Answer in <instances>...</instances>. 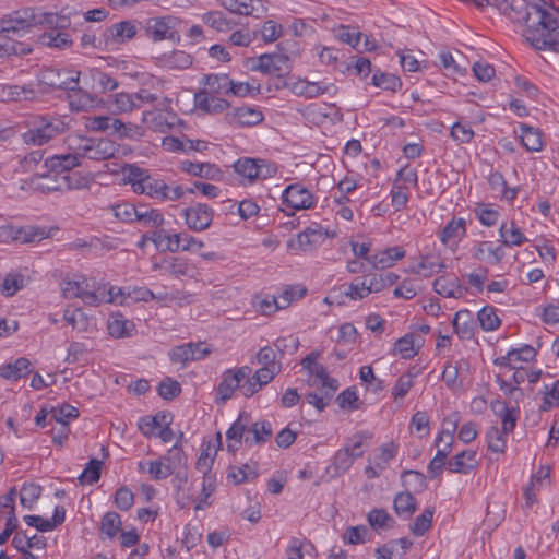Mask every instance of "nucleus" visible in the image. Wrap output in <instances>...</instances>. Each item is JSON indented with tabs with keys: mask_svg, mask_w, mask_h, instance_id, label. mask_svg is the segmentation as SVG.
I'll return each instance as SVG.
<instances>
[{
	"mask_svg": "<svg viewBox=\"0 0 559 559\" xmlns=\"http://www.w3.org/2000/svg\"><path fill=\"white\" fill-rule=\"evenodd\" d=\"M61 289L64 298H80L85 305L95 304L97 300L94 293L85 290L82 283L78 281H63Z\"/></svg>",
	"mask_w": 559,
	"mask_h": 559,
	"instance_id": "nucleus-28",
	"label": "nucleus"
},
{
	"mask_svg": "<svg viewBox=\"0 0 559 559\" xmlns=\"http://www.w3.org/2000/svg\"><path fill=\"white\" fill-rule=\"evenodd\" d=\"M435 509L426 508L420 515H418L409 530L415 536H423L430 527L433 518Z\"/></svg>",
	"mask_w": 559,
	"mask_h": 559,
	"instance_id": "nucleus-52",
	"label": "nucleus"
},
{
	"mask_svg": "<svg viewBox=\"0 0 559 559\" xmlns=\"http://www.w3.org/2000/svg\"><path fill=\"white\" fill-rule=\"evenodd\" d=\"M185 223L190 230L203 231L207 229L214 217V210L204 203H195L182 211Z\"/></svg>",
	"mask_w": 559,
	"mask_h": 559,
	"instance_id": "nucleus-7",
	"label": "nucleus"
},
{
	"mask_svg": "<svg viewBox=\"0 0 559 559\" xmlns=\"http://www.w3.org/2000/svg\"><path fill=\"white\" fill-rule=\"evenodd\" d=\"M543 393L544 399L539 405L540 412H548L552 407L559 405V379L552 384L550 390H548V386L545 385Z\"/></svg>",
	"mask_w": 559,
	"mask_h": 559,
	"instance_id": "nucleus-62",
	"label": "nucleus"
},
{
	"mask_svg": "<svg viewBox=\"0 0 559 559\" xmlns=\"http://www.w3.org/2000/svg\"><path fill=\"white\" fill-rule=\"evenodd\" d=\"M235 171L250 182L257 180L258 158L242 157L234 164Z\"/></svg>",
	"mask_w": 559,
	"mask_h": 559,
	"instance_id": "nucleus-49",
	"label": "nucleus"
},
{
	"mask_svg": "<svg viewBox=\"0 0 559 559\" xmlns=\"http://www.w3.org/2000/svg\"><path fill=\"white\" fill-rule=\"evenodd\" d=\"M336 402L338 406L343 409L348 408L350 411H355L360 407L359 397L356 393L355 388H347L346 390L341 392L336 397Z\"/></svg>",
	"mask_w": 559,
	"mask_h": 559,
	"instance_id": "nucleus-64",
	"label": "nucleus"
},
{
	"mask_svg": "<svg viewBox=\"0 0 559 559\" xmlns=\"http://www.w3.org/2000/svg\"><path fill=\"white\" fill-rule=\"evenodd\" d=\"M90 78L92 80V88L99 93L114 91L119 85L117 80L111 78L108 73L95 68L90 70Z\"/></svg>",
	"mask_w": 559,
	"mask_h": 559,
	"instance_id": "nucleus-41",
	"label": "nucleus"
},
{
	"mask_svg": "<svg viewBox=\"0 0 559 559\" xmlns=\"http://www.w3.org/2000/svg\"><path fill=\"white\" fill-rule=\"evenodd\" d=\"M231 80L227 74H210L206 75L205 84L211 93L228 95Z\"/></svg>",
	"mask_w": 559,
	"mask_h": 559,
	"instance_id": "nucleus-51",
	"label": "nucleus"
},
{
	"mask_svg": "<svg viewBox=\"0 0 559 559\" xmlns=\"http://www.w3.org/2000/svg\"><path fill=\"white\" fill-rule=\"evenodd\" d=\"M404 257L405 250L400 246H394L372 254L371 258H368V262L374 269H386L391 267L395 261L401 260Z\"/></svg>",
	"mask_w": 559,
	"mask_h": 559,
	"instance_id": "nucleus-21",
	"label": "nucleus"
},
{
	"mask_svg": "<svg viewBox=\"0 0 559 559\" xmlns=\"http://www.w3.org/2000/svg\"><path fill=\"white\" fill-rule=\"evenodd\" d=\"M282 201L292 210V212L287 213L290 216L297 210L310 209L314 203V198L304 186L294 183L284 189Z\"/></svg>",
	"mask_w": 559,
	"mask_h": 559,
	"instance_id": "nucleus-8",
	"label": "nucleus"
},
{
	"mask_svg": "<svg viewBox=\"0 0 559 559\" xmlns=\"http://www.w3.org/2000/svg\"><path fill=\"white\" fill-rule=\"evenodd\" d=\"M474 212L480 223L488 227L496 225L500 216L498 210L484 203L477 204Z\"/></svg>",
	"mask_w": 559,
	"mask_h": 559,
	"instance_id": "nucleus-58",
	"label": "nucleus"
},
{
	"mask_svg": "<svg viewBox=\"0 0 559 559\" xmlns=\"http://www.w3.org/2000/svg\"><path fill=\"white\" fill-rule=\"evenodd\" d=\"M79 150L82 158L97 162L109 159L118 152L116 144L108 139H85Z\"/></svg>",
	"mask_w": 559,
	"mask_h": 559,
	"instance_id": "nucleus-9",
	"label": "nucleus"
},
{
	"mask_svg": "<svg viewBox=\"0 0 559 559\" xmlns=\"http://www.w3.org/2000/svg\"><path fill=\"white\" fill-rule=\"evenodd\" d=\"M451 473L467 474L477 466L476 452L473 450H464L447 463Z\"/></svg>",
	"mask_w": 559,
	"mask_h": 559,
	"instance_id": "nucleus-22",
	"label": "nucleus"
},
{
	"mask_svg": "<svg viewBox=\"0 0 559 559\" xmlns=\"http://www.w3.org/2000/svg\"><path fill=\"white\" fill-rule=\"evenodd\" d=\"M477 320L484 331H495L501 324V320L497 316V310L492 306L481 308L477 313Z\"/></svg>",
	"mask_w": 559,
	"mask_h": 559,
	"instance_id": "nucleus-47",
	"label": "nucleus"
},
{
	"mask_svg": "<svg viewBox=\"0 0 559 559\" xmlns=\"http://www.w3.org/2000/svg\"><path fill=\"white\" fill-rule=\"evenodd\" d=\"M433 290L445 298H462L467 292L466 287H462L457 277L447 278L440 276L432 284Z\"/></svg>",
	"mask_w": 559,
	"mask_h": 559,
	"instance_id": "nucleus-18",
	"label": "nucleus"
},
{
	"mask_svg": "<svg viewBox=\"0 0 559 559\" xmlns=\"http://www.w3.org/2000/svg\"><path fill=\"white\" fill-rule=\"evenodd\" d=\"M507 436L500 431L498 426H491L486 432L487 448L493 453H504L507 447Z\"/></svg>",
	"mask_w": 559,
	"mask_h": 559,
	"instance_id": "nucleus-45",
	"label": "nucleus"
},
{
	"mask_svg": "<svg viewBox=\"0 0 559 559\" xmlns=\"http://www.w3.org/2000/svg\"><path fill=\"white\" fill-rule=\"evenodd\" d=\"M466 233V225L464 218L453 217L448 224L440 230L439 238L444 245L450 241H459Z\"/></svg>",
	"mask_w": 559,
	"mask_h": 559,
	"instance_id": "nucleus-30",
	"label": "nucleus"
},
{
	"mask_svg": "<svg viewBox=\"0 0 559 559\" xmlns=\"http://www.w3.org/2000/svg\"><path fill=\"white\" fill-rule=\"evenodd\" d=\"M157 392L164 400L171 401L181 393V385L168 377L158 384Z\"/></svg>",
	"mask_w": 559,
	"mask_h": 559,
	"instance_id": "nucleus-61",
	"label": "nucleus"
},
{
	"mask_svg": "<svg viewBox=\"0 0 559 559\" xmlns=\"http://www.w3.org/2000/svg\"><path fill=\"white\" fill-rule=\"evenodd\" d=\"M499 235L501 237V243L507 247L521 246L527 241L526 237L514 222L510 223V227H508L507 223H502L499 228Z\"/></svg>",
	"mask_w": 559,
	"mask_h": 559,
	"instance_id": "nucleus-39",
	"label": "nucleus"
},
{
	"mask_svg": "<svg viewBox=\"0 0 559 559\" xmlns=\"http://www.w3.org/2000/svg\"><path fill=\"white\" fill-rule=\"evenodd\" d=\"M114 215L127 223H132L138 218V207L128 202L119 203L112 206Z\"/></svg>",
	"mask_w": 559,
	"mask_h": 559,
	"instance_id": "nucleus-63",
	"label": "nucleus"
},
{
	"mask_svg": "<svg viewBox=\"0 0 559 559\" xmlns=\"http://www.w3.org/2000/svg\"><path fill=\"white\" fill-rule=\"evenodd\" d=\"M221 4L228 11L240 15H253L260 17L266 12L261 0H221Z\"/></svg>",
	"mask_w": 559,
	"mask_h": 559,
	"instance_id": "nucleus-17",
	"label": "nucleus"
},
{
	"mask_svg": "<svg viewBox=\"0 0 559 559\" xmlns=\"http://www.w3.org/2000/svg\"><path fill=\"white\" fill-rule=\"evenodd\" d=\"M107 329L111 336L116 338H123L131 336L134 324L124 319L121 313H114L108 319Z\"/></svg>",
	"mask_w": 559,
	"mask_h": 559,
	"instance_id": "nucleus-29",
	"label": "nucleus"
},
{
	"mask_svg": "<svg viewBox=\"0 0 559 559\" xmlns=\"http://www.w3.org/2000/svg\"><path fill=\"white\" fill-rule=\"evenodd\" d=\"M491 408L502 420L500 431H503L506 435L512 432L516 425L519 407H509L503 401L496 400L491 403Z\"/></svg>",
	"mask_w": 559,
	"mask_h": 559,
	"instance_id": "nucleus-19",
	"label": "nucleus"
},
{
	"mask_svg": "<svg viewBox=\"0 0 559 559\" xmlns=\"http://www.w3.org/2000/svg\"><path fill=\"white\" fill-rule=\"evenodd\" d=\"M12 546L20 552H31V548H45L46 542L45 538H38L37 535L28 537L25 532H17L13 539Z\"/></svg>",
	"mask_w": 559,
	"mask_h": 559,
	"instance_id": "nucleus-42",
	"label": "nucleus"
},
{
	"mask_svg": "<svg viewBox=\"0 0 559 559\" xmlns=\"http://www.w3.org/2000/svg\"><path fill=\"white\" fill-rule=\"evenodd\" d=\"M167 189L168 185L163 179L154 178L150 175V177H146L142 194L165 202Z\"/></svg>",
	"mask_w": 559,
	"mask_h": 559,
	"instance_id": "nucleus-46",
	"label": "nucleus"
},
{
	"mask_svg": "<svg viewBox=\"0 0 559 559\" xmlns=\"http://www.w3.org/2000/svg\"><path fill=\"white\" fill-rule=\"evenodd\" d=\"M445 269V264L438 257L431 254L423 255L420 262L411 266V272L424 277H430Z\"/></svg>",
	"mask_w": 559,
	"mask_h": 559,
	"instance_id": "nucleus-27",
	"label": "nucleus"
},
{
	"mask_svg": "<svg viewBox=\"0 0 559 559\" xmlns=\"http://www.w3.org/2000/svg\"><path fill=\"white\" fill-rule=\"evenodd\" d=\"M122 175L124 182L130 183L135 193L142 194V190L146 183V177H150L148 171L136 165L127 164L122 168Z\"/></svg>",
	"mask_w": 559,
	"mask_h": 559,
	"instance_id": "nucleus-25",
	"label": "nucleus"
},
{
	"mask_svg": "<svg viewBox=\"0 0 559 559\" xmlns=\"http://www.w3.org/2000/svg\"><path fill=\"white\" fill-rule=\"evenodd\" d=\"M38 40L44 46L60 50L70 48L73 44L72 39L67 33L59 32L56 29H49L47 32H44L39 36Z\"/></svg>",
	"mask_w": 559,
	"mask_h": 559,
	"instance_id": "nucleus-33",
	"label": "nucleus"
},
{
	"mask_svg": "<svg viewBox=\"0 0 559 559\" xmlns=\"http://www.w3.org/2000/svg\"><path fill=\"white\" fill-rule=\"evenodd\" d=\"M251 70L283 78L290 71V60L283 53H263L253 61Z\"/></svg>",
	"mask_w": 559,
	"mask_h": 559,
	"instance_id": "nucleus-6",
	"label": "nucleus"
},
{
	"mask_svg": "<svg viewBox=\"0 0 559 559\" xmlns=\"http://www.w3.org/2000/svg\"><path fill=\"white\" fill-rule=\"evenodd\" d=\"M102 465L103 462L100 460L91 459L82 474L79 476V480L81 483L86 481L91 485L97 483L100 478Z\"/></svg>",
	"mask_w": 559,
	"mask_h": 559,
	"instance_id": "nucleus-59",
	"label": "nucleus"
},
{
	"mask_svg": "<svg viewBox=\"0 0 559 559\" xmlns=\"http://www.w3.org/2000/svg\"><path fill=\"white\" fill-rule=\"evenodd\" d=\"M372 84L385 91L396 92L402 87V81L399 76L381 71H376L372 75Z\"/></svg>",
	"mask_w": 559,
	"mask_h": 559,
	"instance_id": "nucleus-48",
	"label": "nucleus"
},
{
	"mask_svg": "<svg viewBox=\"0 0 559 559\" xmlns=\"http://www.w3.org/2000/svg\"><path fill=\"white\" fill-rule=\"evenodd\" d=\"M38 15L31 8L12 11L0 19L2 34H19L38 25Z\"/></svg>",
	"mask_w": 559,
	"mask_h": 559,
	"instance_id": "nucleus-5",
	"label": "nucleus"
},
{
	"mask_svg": "<svg viewBox=\"0 0 559 559\" xmlns=\"http://www.w3.org/2000/svg\"><path fill=\"white\" fill-rule=\"evenodd\" d=\"M511 22L524 25L523 36L536 50L559 53V22L551 13L526 0H490Z\"/></svg>",
	"mask_w": 559,
	"mask_h": 559,
	"instance_id": "nucleus-1",
	"label": "nucleus"
},
{
	"mask_svg": "<svg viewBox=\"0 0 559 559\" xmlns=\"http://www.w3.org/2000/svg\"><path fill=\"white\" fill-rule=\"evenodd\" d=\"M24 285V276L21 274L9 273L2 284L0 285V289L3 295L11 297L15 295Z\"/></svg>",
	"mask_w": 559,
	"mask_h": 559,
	"instance_id": "nucleus-60",
	"label": "nucleus"
},
{
	"mask_svg": "<svg viewBox=\"0 0 559 559\" xmlns=\"http://www.w3.org/2000/svg\"><path fill=\"white\" fill-rule=\"evenodd\" d=\"M159 63L167 70H185L192 64V58L182 50H174L169 55H164Z\"/></svg>",
	"mask_w": 559,
	"mask_h": 559,
	"instance_id": "nucleus-34",
	"label": "nucleus"
},
{
	"mask_svg": "<svg viewBox=\"0 0 559 559\" xmlns=\"http://www.w3.org/2000/svg\"><path fill=\"white\" fill-rule=\"evenodd\" d=\"M52 229L45 226H24L16 231L15 239L25 243L38 242L49 238Z\"/></svg>",
	"mask_w": 559,
	"mask_h": 559,
	"instance_id": "nucleus-36",
	"label": "nucleus"
},
{
	"mask_svg": "<svg viewBox=\"0 0 559 559\" xmlns=\"http://www.w3.org/2000/svg\"><path fill=\"white\" fill-rule=\"evenodd\" d=\"M29 186L35 191L50 193L84 188L87 186V179L81 175H63L45 168V171L31 177Z\"/></svg>",
	"mask_w": 559,
	"mask_h": 559,
	"instance_id": "nucleus-2",
	"label": "nucleus"
},
{
	"mask_svg": "<svg viewBox=\"0 0 559 559\" xmlns=\"http://www.w3.org/2000/svg\"><path fill=\"white\" fill-rule=\"evenodd\" d=\"M225 119L235 127H253L262 122L264 116L258 108L241 106L227 112Z\"/></svg>",
	"mask_w": 559,
	"mask_h": 559,
	"instance_id": "nucleus-12",
	"label": "nucleus"
},
{
	"mask_svg": "<svg viewBox=\"0 0 559 559\" xmlns=\"http://www.w3.org/2000/svg\"><path fill=\"white\" fill-rule=\"evenodd\" d=\"M67 91L69 92V105L73 111H86L98 106L100 103L96 95L78 87V84L70 85V90Z\"/></svg>",
	"mask_w": 559,
	"mask_h": 559,
	"instance_id": "nucleus-16",
	"label": "nucleus"
},
{
	"mask_svg": "<svg viewBox=\"0 0 559 559\" xmlns=\"http://www.w3.org/2000/svg\"><path fill=\"white\" fill-rule=\"evenodd\" d=\"M180 169L194 177L206 180H221L223 171L221 168L212 163H194L191 160H183L180 163Z\"/></svg>",
	"mask_w": 559,
	"mask_h": 559,
	"instance_id": "nucleus-14",
	"label": "nucleus"
},
{
	"mask_svg": "<svg viewBox=\"0 0 559 559\" xmlns=\"http://www.w3.org/2000/svg\"><path fill=\"white\" fill-rule=\"evenodd\" d=\"M81 152L53 155L45 160L43 168H49L63 175H80L71 170L81 165Z\"/></svg>",
	"mask_w": 559,
	"mask_h": 559,
	"instance_id": "nucleus-13",
	"label": "nucleus"
},
{
	"mask_svg": "<svg viewBox=\"0 0 559 559\" xmlns=\"http://www.w3.org/2000/svg\"><path fill=\"white\" fill-rule=\"evenodd\" d=\"M64 72L47 68L40 72L39 82L40 84L47 85L53 90H70V84H78L80 80V72L76 71L74 75L69 78H62Z\"/></svg>",
	"mask_w": 559,
	"mask_h": 559,
	"instance_id": "nucleus-15",
	"label": "nucleus"
},
{
	"mask_svg": "<svg viewBox=\"0 0 559 559\" xmlns=\"http://www.w3.org/2000/svg\"><path fill=\"white\" fill-rule=\"evenodd\" d=\"M250 415L246 412H241L237 420H235L226 431L227 441L242 443L243 436L248 431Z\"/></svg>",
	"mask_w": 559,
	"mask_h": 559,
	"instance_id": "nucleus-44",
	"label": "nucleus"
},
{
	"mask_svg": "<svg viewBox=\"0 0 559 559\" xmlns=\"http://www.w3.org/2000/svg\"><path fill=\"white\" fill-rule=\"evenodd\" d=\"M228 477L231 478L236 485L242 484L249 479H254L258 477L257 466L252 467L249 464H243L239 467L231 466Z\"/></svg>",
	"mask_w": 559,
	"mask_h": 559,
	"instance_id": "nucleus-55",
	"label": "nucleus"
},
{
	"mask_svg": "<svg viewBox=\"0 0 559 559\" xmlns=\"http://www.w3.org/2000/svg\"><path fill=\"white\" fill-rule=\"evenodd\" d=\"M521 143L528 152H539L543 148L540 132L527 124H521Z\"/></svg>",
	"mask_w": 559,
	"mask_h": 559,
	"instance_id": "nucleus-43",
	"label": "nucleus"
},
{
	"mask_svg": "<svg viewBox=\"0 0 559 559\" xmlns=\"http://www.w3.org/2000/svg\"><path fill=\"white\" fill-rule=\"evenodd\" d=\"M51 417L62 426H68L70 420L79 417V409L70 404H62L51 408Z\"/></svg>",
	"mask_w": 559,
	"mask_h": 559,
	"instance_id": "nucleus-54",
	"label": "nucleus"
},
{
	"mask_svg": "<svg viewBox=\"0 0 559 559\" xmlns=\"http://www.w3.org/2000/svg\"><path fill=\"white\" fill-rule=\"evenodd\" d=\"M239 378L234 374V369H227L222 374V381L217 386V396L225 403L237 389H240Z\"/></svg>",
	"mask_w": 559,
	"mask_h": 559,
	"instance_id": "nucleus-35",
	"label": "nucleus"
},
{
	"mask_svg": "<svg viewBox=\"0 0 559 559\" xmlns=\"http://www.w3.org/2000/svg\"><path fill=\"white\" fill-rule=\"evenodd\" d=\"M178 20L170 15L150 17L145 22V35L153 41L179 40V33L176 28Z\"/></svg>",
	"mask_w": 559,
	"mask_h": 559,
	"instance_id": "nucleus-4",
	"label": "nucleus"
},
{
	"mask_svg": "<svg viewBox=\"0 0 559 559\" xmlns=\"http://www.w3.org/2000/svg\"><path fill=\"white\" fill-rule=\"evenodd\" d=\"M368 522L372 528L378 531L391 526L394 520L386 510L374 508L368 513Z\"/></svg>",
	"mask_w": 559,
	"mask_h": 559,
	"instance_id": "nucleus-57",
	"label": "nucleus"
},
{
	"mask_svg": "<svg viewBox=\"0 0 559 559\" xmlns=\"http://www.w3.org/2000/svg\"><path fill=\"white\" fill-rule=\"evenodd\" d=\"M460 419L461 416L459 412H452L443 419L442 429L435 441L436 447H439L440 442H443L444 437L454 438V433L457 429Z\"/></svg>",
	"mask_w": 559,
	"mask_h": 559,
	"instance_id": "nucleus-50",
	"label": "nucleus"
},
{
	"mask_svg": "<svg viewBox=\"0 0 559 559\" xmlns=\"http://www.w3.org/2000/svg\"><path fill=\"white\" fill-rule=\"evenodd\" d=\"M210 354V349L204 346V343H187L175 346L169 352V359L174 364L187 365L190 361L201 360Z\"/></svg>",
	"mask_w": 559,
	"mask_h": 559,
	"instance_id": "nucleus-11",
	"label": "nucleus"
},
{
	"mask_svg": "<svg viewBox=\"0 0 559 559\" xmlns=\"http://www.w3.org/2000/svg\"><path fill=\"white\" fill-rule=\"evenodd\" d=\"M331 87H334V85L323 84L320 82L299 81L294 84L293 92L297 95L314 98L321 94L328 93Z\"/></svg>",
	"mask_w": 559,
	"mask_h": 559,
	"instance_id": "nucleus-38",
	"label": "nucleus"
},
{
	"mask_svg": "<svg viewBox=\"0 0 559 559\" xmlns=\"http://www.w3.org/2000/svg\"><path fill=\"white\" fill-rule=\"evenodd\" d=\"M393 509L399 516L409 519L417 510L416 499L408 491L399 492L394 498Z\"/></svg>",
	"mask_w": 559,
	"mask_h": 559,
	"instance_id": "nucleus-37",
	"label": "nucleus"
},
{
	"mask_svg": "<svg viewBox=\"0 0 559 559\" xmlns=\"http://www.w3.org/2000/svg\"><path fill=\"white\" fill-rule=\"evenodd\" d=\"M31 372V361L25 357L17 358L14 362L0 367V376L7 380L16 381Z\"/></svg>",
	"mask_w": 559,
	"mask_h": 559,
	"instance_id": "nucleus-26",
	"label": "nucleus"
},
{
	"mask_svg": "<svg viewBox=\"0 0 559 559\" xmlns=\"http://www.w3.org/2000/svg\"><path fill=\"white\" fill-rule=\"evenodd\" d=\"M171 415L166 412H158L156 415H146L139 419L138 428L145 436L155 435V430L162 426H170Z\"/></svg>",
	"mask_w": 559,
	"mask_h": 559,
	"instance_id": "nucleus-24",
	"label": "nucleus"
},
{
	"mask_svg": "<svg viewBox=\"0 0 559 559\" xmlns=\"http://www.w3.org/2000/svg\"><path fill=\"white\" fill-rule=\"evenodd\" d=\"M122 525L121 518L117 512L109 511L106 512L99 525V536L100 539H114L117 536V533L120 531Z\"/></svg>",
	"mask_w": 559,
	"mask_h": 559,
	"instance_id": "nucleus-31",
	"label": "nucleus"
},
{
	"mask_svg": "<svg viewBox=\"0 0 559 559\" xmlns=\"http://www.w3.org/2000/svg\"><path fill=\"white\" fill-rule=\"evenodd\" d=\"M488 253L487 260L491 264H499L504 258V251L501 246L493 248L490 241H480L473 251V258L478 261L485 260V253Z\"/></svg>",
	"mask_w": 559,
	"mask_h": 559,
	"instance_id": "nucleus-32",
	"label": "nucleus"
},
{
	"mask_svg": "<svg viewBox=\"0 0 559 559\" xmlns=\"http://www.w3.org/2000/svg\"><path fill=\"white\" fill-rule=\"evenodd\" d=\"M138 32L134 21H121L106 28L103 34L104 45L106 48L121 45L132 39Z\"/></svg>",
	"mask_w": 559,
	"mask_h": 559,
	"instance_id": "nucleus-10",
	"label": "nucleus"
},
{
	"mask_svg": "<svg viewBox=\"0 0 559 559\" xmlns=\"http://www.w3.org/2000/svg\"><path fill=\"white\" fill-rule=\"evenodd\" d=\"M142 120L155 131L165 132L166 129L171 127V123L166 120V116L160 110L144 111Z\"/></svg>",
	"mask_w": 559,
	"mask_h": 559,
	"instance_id": "nucleus-53",
	"label": "nucleus"
},
{
	"mask_svg": "<svg viewBox=\"0 0 559 559\" xmlns=\"http://www.w3.org/2000/svg\"><path fill=\"white\" fill-rule=\"evenodd\" d=\"M66 11L67 9L61 10L60 13H45L38 16V24H45L49 29L62 32L71 25L70 12Z\"/></svg>",
	"mask_w": 559,
	"mask_h": 559,
	"instance_id": "nucleus-40",
	"label": "nucleus"
},
{
	"mask_svg": "<svg viewBox=\"0 0 559 559\" xmlns=\"http://www.w3.org/2000/svg\"><path fill=\"white\" fill-rule=\"evenodd\" d=\"M68 129V123L59 116H36L29 128L22 134L26 144L41 146Z\"/></svg>",
	"mask_w": 559,
	"mask_h": 559,
	"instance_id": "nucleus-3",
	"label": "nucleus"
},
{
	"mask_svg": "<svg viewBox=\"0 0 559 559\" xmlns=\"http://www.w3.org/2000/svg\"><path fill=\"white\" fill-rule=\"evenodd\" d=\"M40 493L41 487L39 485L33 483L24 484L20 492V502L24 508L32 509Z\"/></svg>",
	"mask_w": 559,
	"mask_h": 559,
	"instance_id": "nucleus-56",
	"label": "nucleus"
},
{
	"mask_svg": "<svg viewBox=\"0 0 559 559\" xmlns=\"http://www.w3.org/2000/svg\"><path fill=\"white\" fill-rule=\"evenodd\" d=\"M453 329L462 340H471L475 334V321L469 310H460L455 313L453 321Z\"/></svg>",
	"mask_w": 559,
	"mask_h": 559,
	"instance_id": "nucleus-23",
	"label": "nucleus"
},
{
	"mask_svg": "<svg viewBox=\"0 0 559 559\" xmlns=\"http://www.w3.org/2000/svg\"><path fill=\"white\" fill-rule=\"evenodd\" d=\"M248 436L245 437V443L249 447L253 444H263L271 439L273 435L272 425L267 420H259L249 424Z\"/></svg>",
	"mask_w": 559,
	"mask_h": 559,
	"instance_id": "nucleus-20",
	"label": "nucleus"
}]
</instances>
